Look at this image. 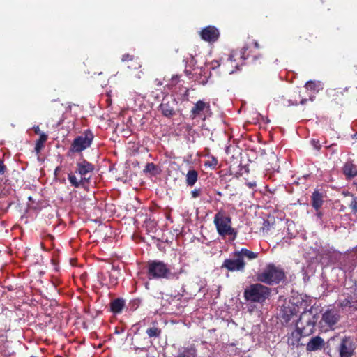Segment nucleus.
I'll return each instance as SVG.
<instances>
[{
  "instance_id": "obj_1",
  "label": "nucleus",
  "mask_w": 357,
  "mask_h": 357,
  "mask_svg": "<svg viewBox=\"0 0 357 357\" xmlns=\"http://www.w3.org/2000/svg\"><path fill=\"white\" fill-rule=\"evenodd\" d=\"M258 257V253L243 248L235 250L230 255L229 258L226 259L222 264V268H226L229 271L243 272L245 268V259L253 260Z\"/></svg>"
},
{
  "instance_id": "obj_2",
  "label": "nucleus",
  "mask_w": 357,
  "mask_h": 357,
  "mask_svg": "<svg viewBox=\"0 0 357 357\" xmlns=\"http://www.w3.org/2000/svg\"><path fill=\"white\" fill-rule=\"evenodd\" d=\"M270 296V289L261 284H251L245 289L244 297L248 301L263 303Z\"/></svg>"
},
{
  "instance_id": "obj_3",
  "label": "nucleus",
  "mask_w": 357,
  "mask_h": 357,
  "mask_svg": "<svg viewBox=\"0 0 357 357\" xmlns=\"http://www.w3.org/2000/svg\"><path fill=\"white\" fill-rule=\"evenodd\" d=\"M173 275L170 268L162 261L152 260L147 264V276L149 279H169Z\"/></svg>"
},
{
  "instance_id": "obj_4",
  "label": "nucleus",
  "mask_w": 357,
  "mask_h": 357,
  "mask_svg": "<svg viewBox=\"0 0 357 357\" xmlns=\"http://www.w3.org/2000/svg\"><path fill=\"white\" fill-rule=\"evenodd\" d=\"M214 224L218 234L221 236H231L235 239L236 231L232 228L231 218L222 212L217 213L214 216Z\"/></svg>"
},
{
  "instance_id": "obj_5",
  "label": "nucleus",
  "mask_w": 357,
  "mask_h": 357,
  "mask_svg": "<svg viewBox=\"0 0 357 357\" xmlns=\"http://www.w3.org/2000/svg\"><path fill=\"white\" fill-rule=\"evenodd\" d=\"M284 273L282 270L273 264H269L259 274H258L259 281L268 284H273L279 283L284 278Z\"/></svg>"
},
{
  "instance_id": "obj_6",
  "label": "nucleus",
  "mask_w": 357,
  "mask_h": 357,
  "mask_svg": "<svg viewBox=\"0 0 357 357\" xmlns=\"http://www.w3.org/2000/svg\"><path fill=\"white\" fill-rule=\"evenodd\" d=\"M317 319L311 311L303 312L296 323V327L302 330L304 336H309L311 335L314 328Z\"/></svg>"
},
{
  "instance_id": "obj_7",
  "label": "nucleus",
  "mask_w": 357,
  "mask_h": 357,
  "mask_svg": "<svg viewBox=\"0 0 357 357\" xmlns=\"http://www.w3.org/2000/svg\"><path fill=\"white\" fill-rule=\"evenodd\" d=\"M93 139V134L90 130H86L82 135L73 140L70 151L73 153H79L89 148Z\"/></svg>"
},
{
  "instance_id": "obj_8",
  "label": "nucleus",
  "mask_w": 357,
  "mask_h": 357,
  "mask_svg": "<svg viewBox=\"0 0 357 357\" xmlns=\"http://www.w3.org/2000/svg\"><path fill=\"white\" fill-rule=\"evenodd\" d=\"M356 349V344L354 339L345 336L341 338L337 346L339 357H352Z\"/></svg>"
},
{
  "instance_id": "obj_9",
  "label": "nucleus",
  "mask_w": 357,
  "mask_h": 357,
  "mask_svg": "<svg viewBox=\"0 0 357 357\" xmlns=\"http://www.w3.org/2000/svg\"><path fill=\"white\" fill-rule=\"evenodd\" d=\"M211 115V110L210 104L204 100H198L190 112V117L192 119L199 117L202 120H205L207 116Z\"/></svg>"
},
{
  "instance_id": "obj_10",
  "label": "nucleus",
  "mask_w": 357,
  "mask_h": 357,
  "mask_svg": "<svg viewBox=\"0 0 357 357\" xmlns=\"http://www.w3.org/2000/svg\"><path fill=\"white\" fill-rule=\"evenodd\" d=\"M340 315L338 311L334 308L326 310L321 317V321L328 327L332 328L340 320Z\"/></svg>"
},
{
  "instance_id": "obj_11",
  "label": "nucleus",
  "mask_w": 357,
  "mask_h": 357,
  "mask_svg": "<svg viewBox=\"0 0 357 357\" xmlns=\"http://www.w3.org/2000/svg\"><path fill=\"white\" fill-rule=\"evenodd\" d=\"M176 103V100L172 96L164 98L160 106L162 114L166 117H171L174 115Z\"/></svg>"
},
{
  "instance_id": "obj_12",
  "label": "nucleus",
  "mask_w": 357,
  "mask_h": 357,
  "mask_svg": "<svg viewBox=\"0 0 357 357\" xmlns=\"http://www.w3.org/2000/svg\"><path fill=\"white\" fill-rule=\"evenodd\" d=\"M246 50H247V48L243 47L241 50L240 54L236 52H233L229 55V56L227 58V61L225 63V66L227 68V70L229 71V74H233L235 72V70L234 69H231V70L229 69V66H231V67H234L236 69L238 70L239 65L238 63H236V57L239 56V57L242 60H245L246 59V57L245 56Z\"/></svg>"
},
{
  "instance_id": "obj_13",
  "label": "nucleus",
  "mask_w": 357,
  "mask_h": 357,
  "mask_svg": "<svg viewBox=\"0 0 357 357\" xmlns=\"http://www.w3.org/2000/svg\"><path fill=\"white\" fill-rule=\"evenodd\" d=\"M93 169V165L85 160L77 162L76 173H78L86 183L90 178L89 176L87 177V175L92 172Z\"/></svg>"
},
{
  "instance_id": "obj_14",
  "label": "nucleus",
  "mask_w": 357,
  "mask_h": 357,
  "mask_svg": "<svg viewBox=\"0 0 357 357\" xmlns=\"http://www.w3.org/2000/svg\"><path fill=\"white\" fill-rule=\"evenodd\" d=\"M219 36L218 29L213 26H208L200 32L202 39L208 43L215 42L218 40Z\"/></svg>"
},
{
  "instance_id": "obj_15",
  "label": "nucleus",
  "mask_w": 357,
  "mask_h": 357,
  "mask_svg": "<svg viewBox=\"0 0 357 357\" xmlns=\"http://www.w3.org/2000/svg\"><path fill=\"white\" fill-rule=\"evenodd\" d=\"M357 265V255L344 256L340 261V269L344 272H351Z\"/></svg>"
},
{
  "instance_id": "obj_16",
  "label": "nucleus",
  "mask_w": 357,
  "mask_h": 357,
  "mask_svg": "<svg viewBox=\"0 0 357 357\" xmlns=\"http://www.w3.org/2000/svg\"><path fill=\"white\" fill-rule=\"evenodd\" d=\"M324 345V340L319 336H316L309 340L306 345V349L307 351H314L321 349Z\"/></svg>"
},
{
  "instance_id": "obj_17",
  "label": "nucleus",
  "mask_w": 357,
  "mask_h": 357,
  "mask_svg": "<svg viewBox=\"0 0 357 357\" xmlns=\"http://www.w3.org/2000/svg\"><path fill=\"white\" fill-rule=\"evenodd\" d=\"M337 305L344 310L346 308H353L354 310H357V303L354 301L352 296H348L347 297H344L343 298H340L336 301Z\"/></svg>"
},
{
  "instance_id": "obj_18",
  "label": "nucleus",
  "mask_w": 357,
  "mask_h": 357,
  "mask_svg": "<svg viewBox=\"0 0 357 357\" xmlns=\"http://www.w3.org/2000/svg\"><path fill=\"white\" fill-rule=\"evenodd\" d=\"M302 337H305L302 330L296 327V329L288 335L287 342L289 345L298 347Z\"/></svg>"
},
{
  "instance_id": "obj_19",
  "label": "nucleus",
  "mask_w": 357,
  "mask_h": 357,
  "mask_svg": "<svg viewBox=\"0 0 357 357\" xmlns=\"http://www.w3.org/2000/svg\"><path fill=\"white\" fill-rule=\"evenodd\" d=\"M343 173L348 178H351L357 175V166L351 162H347L343 167Z\"/></svg>"
},
{
  "instance_id": "obj_20",
  "label": "nucleus",
  "mask_w": 357,
  "mask_h": 357,
  "mask_svg": "<svg viewBox=\"0 0 357 357\" xmlns=\"http://www.w3.org/2000/svg\"><path fill=\"white\" fill-rule=\"evenodd\" d=\"M323 202V195L318 191L314 192L312 195V205L313 208L318 211L321 207Z\"/></svg>"
},
{
  "instance_id": "obj_21",
  "label": "nucleus",
  "mask_w": 357,
  "mask_h": 357,
  "mask_svg": "<svg viewBox=\"0 0 357 357\" xmlns=\"http://www.w3.org/2000/svg\"><path fill=\"white\" fill-rule=\"evenodd\" d=\"M305 87L307 90L318 93L323 89V84L320 81H308L305 84Z\"/></svg>"
},
{
  "instance_id": "obj_22",
  "label": "nucleus",
  "mask_w": 357,
  "mask_h": 357,
  "mask_svg": "<svg viewBox=\"0 0 357 357\" xmlns=\"http://www.w3.org/2000/svg\"><path fill=\"white\" fill-rule=\"evenodd\" d=\"M198 178L197 172L195 169H190L186 174V184L188 186L192 187Z\"/></svg>"
},
{
  "instance_id": "obj_23",
  "label": "nucleus",
  "mask_w": 357,
  "mask_h": 357,
  "mask_svg": "<svg viewBox=\"0 0 357 357\" xmlns=\"http://www.w3.org/2000/svg\"><path fill=\"white\" fill-rule=\"evenodd\" d=\"M125 305V301L123 299L117 298L111 303V310L114 313H119Z\"/></svg>"
},
{
  "instance_id": "obj_24",
  "label": "nucleus",
  "mask_w": 357,
  "mask_h": 357,
  "mask_svg": "<svg viewBox=\"0 0 357 357\" xmlns=\"http://www.w3.org/2000/svg\"><path fill=\"white\" fill-rule=\"evenodd\" d=\"M68 180L70 183V184L74 186L75 188H78L81 185L85 183L86 182L84 181L83 178L80 177V178H77V176L70 173L68 174Z\"/></svg>"
},
{
  "instance_id": "obj_25",
  "label": "nucleus",
  "mask_w": 357,
  "mask_h": 357,
  "mask_svg": "<svg viewBox=\"0 0 357 357\" xmlns=\"http://www.w3.org/2000/svg\"><path fill=\"white\" fill-rule=\"evenodd\" d=\"M175 357H197L196 350L192 347L187 348L179 351Z\"/></svg>"
},
{
  "instance_id": "obj_26",
  "label": "nucleus",
  "mask_w": 357,
  "mask_h": 357,
  "mask_svg": "<svg viewBox=\"0 0 357 357\" xmlns=\"http://www.w3.org/2000/svg\"><path fill=\"white\" fill-rule=\"evenodd\" d=\"M47 139V135L44 132H42L40 134L39 139L36 142L35 146V150L37 153H39L41 151L42 148L44 146V143L46 142Z\"/></svg>"
},
{
  "instance_id": "obj_27",
  "label": "nucleus",
  "mask_w": 357,
  "mask_h": 357,
  "mask_svg": "<svg viewBox=\"0 0 357 357\" xmlns=\"http://www.w3.org/2000/svg\"><path fill=\"white\" fill-rule=\"evenodd\" d=\"M161 333V330L156 327L149 328L146 330V334L149 337H158Z\"/></svg>"
},
{
  "instance_id": "obj_28",
  "label": "nucleus",
  "mask_w": 357,
  "mask_h": 357,
  "mask_svg": "<svg viewBox=\"0 0 357 357\" xmlns=\"http://www.w3.org/2000/svg\"><path fill=\"white\" fill-rule=\"evenodd\" d=\"M351 200L348 204L349 207L351 209V213L356 214L357 213V197L354 195H350Z\"/></svg>"
},
{
  "instance_id": "obj_29",
  "label": "nucleus",
  "mask_w": 357,
  "mask_h": 357,
  "mask_svg": "<svg viewBox=\"0 0 357 357\" xmlns=\"http://www.w3.org/2000/svg\"><path fill=\"white\" fill-rule=\"evenodd\" d=\"M218 159L214 156H210L208 160L205 162V166L211 167V169H215L218 166Z\"/></svg>"
},
{
  "instance_id": "obj_30",
  "label": "nucleus",
  "mask_w": 357,
  "mask_h": 357,
  "mask_svg": "<svg viewBox=\"0 0 357 357\" xmlns=\"http://www.w3.org/2000/svg\"><path fill=\"white\" fill-rule=\"evenodd\" d=\"M155 169V166L153 163H148L146 166L145 171L148 172H153Z\"/></svg>"
},
{
  "instance_id": "obj_31",
  "label": "nucleus",
  "mask_w": 357,
  "mask_h": 357,
  "mask_svg": "<svg viewBox=\"0 0 357 357\" xmlns=\"http://www.w3.org/2000/svg\"><path fill=\"white\" fill-rule=\"evenodd\" d=\"M192 197L197 198L201 195V189H195L191 192Z\"/></svg>"
},
{
  "instance_id": "obj_32",
  "label": "nucleus",
  "mask_w": 357,
  "mask_h": 357,
  "mask_svg": "<svg viewBox=\"0 0 357 357\" xmlns=\"http://www.w3.org/2000/svg\"><path fill=\"white\" fill-rule=\"evenodd\" d=\"M133 59V56L130 54H124L122 56V61H132Z\"/></svg>"
},
{
  "instance_id": "obj_33",
  "label": "nucleus",
  "mask_w": 357,
  "mask_h": 357,
  "mask_svg": "<svg viewBox=\"0 0 357 357\" xmlns=\"http://www.w3.org/2000/svg\"><path fill=\"white\" fill-rule=\"evenodd\" d=\"M245 185L249 188H255L256 186H257V183L255 181H249V182H246L245 183Z\"/></svg>"
},
{
  "instance_id": "obj_34",
  "label": "nucleus",
  "mask_w": 357,
  "mask_h": 357,
  "mask_svg": "<svg viewBox=\"0 0 357 357\" xmlns=\"http://www.w3.org/2000/svg\"><path fill=\"white\" fill-rule=\"evenodd\" d=\"M354 301L357 303V284L355 283L354 287V295L352 296Z\"/></svg>"
},
{
  "instance_id": "obj_35",
  "label": "nucleus",
  "mask_w": 357,
  "mask_h": 357,
  "mask_svg": "<svg viewBox=\"0 0 357 357\" xmlns=\"http://www.w3.org/2000/svg\"><path fill=\"white\" fill-rule=\"evenodd\" d=\"M311 143L313 145V146L314 147V149H319L320 145H319V141H316L315 139H312Z\"/></svg>"
},
{
  "instance_id": "obj_36",
  "label": "nucleus",
  "mask_w": 357,
  "mask_h": 357,
  "mask_svg": "<svg viewBox=\"0 0 357 357\" xmlns=\"http://www.w3.org/2000/svg\"><path fill=\"white\" fill-rule=\"evenodd\" d=\"M33 129L34 130V132L36 133V134H38L40 135V134L42 132H40V128H39V126H34L33 127Z\"/></svg>"
},
{
  "instance_id": "obj_37",
  "label": "nucleus",
  "mask_w": 357,
  "mask_h": 357,
  "mask_svg": "<svg viewBox=\"0 0 357 357\" xmlns=\"http://www.w3.org/2000/svg\"><path fill=\"white\" fill-rule=\"evenodd\" d=\"M141 66L139 65V63H137L136 65L135 66H132V67H133L134 68H137L139 67H140ZM128 68H131L130 66H128Z\"/></svg>"
},
{
  "instance_id": "obj_38",
  "label": "nucleus",
  "mask_w": 357,
  "mask_h": 357,
  "mask_svg": "<svg viewBox=\"0 0 357 357\" xmlns=\"http://www.w3.org/2000/svg\"><path fill=\"white\" fill-rule=\"evenodd\" d=\"M328 354L330 356V357H334V355L331 354V350H329L328 351Z\"/></svg>"
},
{
  "instance_id": "obj_39",
  "label": "nucleus",
  "mask_w": 357,
  "mask_h": 357,
  "mask_svg": "<svg viewBox=\"0 0 357 357\" xmlns=\"http://www.w3.org/2000/svg\"><path fill=\"white\" fill-rule=\"evenodd\" d=\"M307 101V99H302L301 101V104L303 105Z\"/></svg>"
},
{
  "instance_id": "obj_40",
  "label": "nucleus",
  "mask_w": 357,
  "mask_h": 357,
  "mask_svg": "<svg viewBox=\"0 0 357 357\" xmlns=\"http://www.w3.org/2000/svg\"><path fill=\"white\" fill-rule=\"evenodd\" d=\"M259 45L258 43L255 41V47L256 48H259Z\"/></svg>"
},
{
  "instance_id": "obj_41",
  "label": "nucleus",
  "mask_w": 357,
  "mask_h": 357,
  "mask_svg": "<svg viewBox=\"0 0 357 357\" xmlns=\"http://www.w3.org/2000/svg\"><path fill=\"white\" fill-rule=\"evenodd\" d=\"M322 213L321 212H317V215L320 218L321 216Z\"/></svg>"
},
{
  "instance_id": "obj_42",
  "label": "nucleus",
  "mask_w": 357,
  "mask_h": 357,
  "mask_svg": "<svg viewBox=\"0 0 357 357\" xmlns=\"http://www.w3.org/2000/svg\"><path fill=\"white\" fill-rule=\"evenodd\" d=\"M334 341H335V337H332V338H331V339H330V340H329V342H334Z\"/></svg>"
},
{
  "instance_id": "obj_43",
  "label": "nucleus",
  "mask_w": 357,
  "mask_h": 357,
  "mask_svg": "<svg viewBox=\"0 0 357 357\" xmlns=\"http://www.w3.org/2000/svg\"><path fill=\"white\" fill-rule=\"evenodd\" d=\"M353 138L357 139V132L354 135Z\"/></svg>"
},
{
  "instance_id": "obj_44",
  "label": "nucleus",
  "mask_w": 357,
  "mask_h": 357,
  "mask_svg": "<svg viewBox=\"0 0 357 357\" xmlns=\"http://www.w3.org/2000/svg\"><path fill=\"white\" fill-rule=\"evenodd\" d=\"M314 96H310V99L311 101H313L314 100Z\"/></svg>"
},
{
  "instance_id": "obj_45",
  "label": "nucleus",
  "mask_w": 357,
  "mask_h": 357,
  "mask_svg": "<svg viewBox=\"0 0 357 357\" xmlns=\"http://www.w3.org/2000/svg\"><path fill=\"white\" fill-rule=\"evenodd\" d=\"M215 63H217V66H219L220 65L218 61H216Z\"/></svg>"
}]
</instances>
